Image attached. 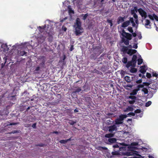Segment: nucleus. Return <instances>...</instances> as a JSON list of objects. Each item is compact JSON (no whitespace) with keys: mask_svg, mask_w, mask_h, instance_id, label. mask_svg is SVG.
Here are the masks:
<instances>
[{"mask_svg":"<svg viewBox=\"0 0 158 158\" xmlns=\"http://www.w3.org/2000/svg\"><path fill=\"white\" fill-rule=\"evenodd\" d=\"M116 139L115 138H109L108 139V141L110 143H115L116 141Z\"/></svg>","mask_w":158,"mask_h":158,"instance_id":"aec40b11","label":"nucleus"},{"mask_svg":"<svg viewBox=\"0 0 158 158\" xmlns=\"http://www.w3.org/2000/svg\"><path fill=\"white\" fill-rule=\"evenodd\" d=\"M137 87L139 88H144L143 85V84L139 85L137 86Z\"/></svg>","mask_w":158,"mask_h":158,"instance_id":"338daca9","label":"nucleus"},{"mask_svg":"<svg viewBox=\"0 0 158 158\" xmlns=\"http://www.w3.org/2000/svg\"><path fill=\"white\" fill-rule=\"evenodd\" d=\"M154 90L153 91H152H152H150L149 94H148V95L149 96V97L150 98H151L153 96V94L155 93H154Z\"/></svg>","mask_w":158,"mask_h":158,"instance_id":"7c9ffc66","label":"nucleus"},{"mask_svg":"<svg viewBox=\"0 0 158 158\" xmlns=\"http://www.w3.org/2000/svg\"><path fill=\"white\" fill-rule=\"evenodd\" d=\"M128 50L127 47L123 46L121 49V51L123 52V54H125L126 53H127Z\"/></svg>","mask_w":158,"mask_h":158,"instance_id":"ddd939ff","label":"nucleus"},{"mask_svg":"<svg viewBox=\"0 0 158 158\" xmlns=\"http://www.w3.org/2000/svg\"><path fill=\"white\" fill-rule=\"evenodd\" d=\"M138 64L139 65H140L143 62V60L141 58H139L138 60Z\"/></svg>","mask_w":158,"mask_h":158,"instance_id":"473e14b6","label":"nucleus"},{"mask_svg":"<svg viewBox=\"0 0 158 158\" xmlns=\"http://www.w3.org/2000/svg\"><path fill=\"white\" fill-rule=\"evenodd\" d=\"M150 88L154 90V93H155L157 90V89H158V79L156 81H154L152 86L150 85Z\"/></svg>","mask_w":158,"mask_h":158,"instance_id":"39448f33","label":"nucleus"},{"mask_svg":"<svg viewBox=\"0 0 158 158\" xmlns=\"http://www.w3.org/2000/svg\"><path fill=\"white\" fill-rule=\"evenodd\" d=\"M141 91L144 93L145 94H148V89L146 88H143Z\"/></svg>","mask_w":158,"mask_h":158,"instance_id":"a878e982","label":"nucleus"},{"mask_svg":"<svg viewBox=\"0 0 158 158\" xmlns=\"http://www.w3.org/2000/svg\"><path fill=\"white\" fill-rule=\"evenodd\" d=\"M113 122L110 121V120L106 121V123L107 125H111L113 124Z\"/></svg>","mask_w":158,"mask_h":158,"instance_id":"c9c22d12","label":"nucleus"},{"mask_svg":"<svg viewBox=\"0 0 158 158\" xmlns=\"http://www.w3.org/2000/svg\"><path fill=\"white\" fill-rule=\"evenodd\" d=\"M148 17L149 18L152 20H154V17H153V14L152 15H148Z\"/></svg>","mask_w":158,"mask_h":158,"instance_id":"79ce46f5","label":"nucleus"},{"mask_svg":"<svg viewBox=\"0 0 158 158\" xmlns=\"http://www.w3.org/2000/svg\"><path fill=\"white\" fill-rule=\"evenodd\" d=\"M137 71V69L135 68H132L131 69L130 72L131 73H135Z\"/></svg>","mask_w":158,"mask_h":158,"instance_id":"ea45409f","label":"nucleus"},{"mask_svg":"<svg viewBox=\"0 0 158 158\" xmlns=\"http://www.w3.org/2000/svg\"><path fill=\"white\" fill-rule=\"evenodd\" d=\"M130 153L129 152H123V154L124 155H127V156H130L131 155V154H130Z\"/></svg>","mask_w":158,"mask_h":158,"instance_id":"680f3d73","label":"nucleus"},{"mask_svg":"<svg viewBox=\"0 0 158 158\" xmlns=\"http://www.w3.org/2000/svg\"><path fill=\"white\" fill-rule=\"evenodd\" d=\"M114 152H112L111 154L113 155H118L120 154L119 151L118 149H116L115 148L114 149Z\"/></svg>","mask_w":158,"mask_h":158,"instance_id":"6ab92c4d","label":"nucleus"},{"mask_svg":"<svg viewBox=\"0 0 158 158\" xmlns=\"http://www.w3.org/2000/svg\"><path fill=\"white\" fill-rule=\"evenodd\" d=\"M114 133L110 132L109 133L106 134L105 135V137L106 138H109V139L111 138H110L114 136Z\"/></svg>","mask_w":158,"mask_h":158,"instance_id":"f3484780","label":"nucleus"},{"mask_svg":"<svg viewBox=\"0 0 158 158\" xmlns=\"http://www.w3.org/2000/svg\"><path fill=\"white\" fill-rule=\"evenodd\" d=\"M138 143L137 142H133L131 143V146H137L138 145Z\"/></svg>","mask_w":158,"mask_h":158,"instance_id":"864d4df0","label":"nucleus"},{"mask_svg":"<svg viewBox=\"0 0 158 158\" xmlns=\"http://www.w3.org/2000/svg\"><path fill=\"white\" fill-rule=\"evenodd\" d=\"M128 30L131 33H132L133 32L132 27H129L127 28Z\"/></svg>","mask_w":158,"mask_h":158,"instance_id":"c03bdc74","label":"nucleus"},{"mask_svg":"<svg viewBox=\"0 0 158 158\" xmlns=\"http://www.w3.org/2000/svg\"><path fill=\"white\" fill-rule=\"evenodd\" d=\"M90 58L91 59H96V54L95 53L91 54L90 56Z\"/></svg>","mask_w":158,"mask_h":158,"instance_id":"c85d7f7f","label":"nucleus"},{"mask_svg":"<svg viewBox=\"0 0 158 158\" xmlns=\"http://www.w3.org/2000/svg\"><path fill=\"white\" fill-rule=\"evenodd\" d=\"M27 52H25V51H21L20 52L19 54L20 56H23L24 55H25V56H27Z\"/></svg>","mask_w":158,"mask_h":158,"instance_id":"5701e85b","label":"nucleus"},{"mask_svg":"<svg viewBox=\"0 0 158 158\" xmlns=\"http://www.w3.org/2000/svg\"><path fill=\"white\" fill-rule=\"evenodd\" d=\"M88 16V13H86L85 14H82L81 15V16L83 17V19L84 20H85L86 19Z\"/></svg>","mask_w":158,"mask_h":158,"instance_id":"bb28decb","label":"nucleus"},{"mask_svg":"<svg viewBox=\"0 0 158 158\" xmlns=\"http://www.w3.org/2000/svg\"><path fill=\"white\" fill-rule=\"evenodd\" d=\"M146 76L148 78H150L151 77V74L149 73H147Z\"/></svg>","mask_w":158,"mask_h":158,"instance_id":"4d7b16f0","label":"nucleus"},{"mask_svg":"<svg viewBox=\"0 0 158 158\" xmlns=\"http://www.w3.org/2000/svg\"><path fill=\"white\" fill-rule=\"evenodd\" d=\"M153 17H154V19H155L156 21H158V17L157 15L153 14Z\"/></svg>","mask_w":158,"mask_h":158,"instance_id":"6e6d98bb","label":"nucleus"},{"mask_svg":"<svg viewBox=\"0 0 158 158\" xmlns=\"http://www.w3.org/2000/svg\"><path fill=\"white\" fill-rule=\"evenodd\" d=\"M119 126H116V124H113L110 126H105L104 127L103 130L106 131H108L110 133H114V134L118 130L117 127Z\"/></svg>","mask_w":158,"mask_h":158,"instance_id":"f257e3e1","label":"nucleus"},{"mask_svg":"<svg viewBox=\"0 0 158 158\" xmlns=\"http://www.w3.org/2000/svg\"><path fill=\"white\" fill-rule=\"evenodd\" d=\"M83 29L81 28L80 29H78V28H75V33L76 35H80L81 34V33H83V31H82Z\"/></svg>","mask_w":158,"mask_h":158,"instance_id":"6e6552de","label":"nucleus"},{"mask_svg":"<svg viewBox=\"0 0 158 158\" xmlns=\"http://www.w3.org/2000/svg\"><path fill=\"white\" fill-rule=\"evenodd\" d=\"M125 80L128 82H131V79L130 77L128 76H126L124 77Z\"/></svg>","mask_w":158,"mask_h":158,"instance_id":"b1692460","label":"nucleus"},{"mask_svg":"<svg viewBox=\"0 0 158 158\" xmlns=\"http://www.w3.org/2000/svg\"><path fill=\"white\" fill-rule=\"evenodd\" d=\"M123 123V122L119 118H117L115 120L114 124H116V126H118V125L120 124H121Z\"/></svg>","mask_w":158,"mask_h":158,"instance_id":"dca6fc26","label":"nucleus"},{"mask_svg":"<svg viewBox=\"0 0 158 158\" xmlns=\"http://www.w3.org/2000/svg\"><path fill=\"white\" fill-rule=\"evenodd\" d=\"M153 17H154V19H155L156 21H158V17L157 15L153 14Z\"/></svg>","mask_w":158,"mask_h":158,"instance_id":"5fc2aeb1","label":"nucleus"},{"mask_svg":"<svg viewBox=\"0 0 158 158\" xmlns=\"http://www.w3.org/2000/svg\"><path fill=\"white\" fill-rule=\"evenodd\" d=\"M137 51L135 49H129L127 52V54L130 56L132 55L133 54L136 53Z\"/></svg>","mask_w":158,"mask_h":158,"instance_id":"f8f14e48","label":"nucleus"},{"mask_svg":"<svg viewBox=\"0 0 158 158\" xmlns=\"http://www.w3.org/2000/svg\"><path fill=\"white\" fill-rule=\"evenodd\" d=\"M127 98L131 99L132 100H136L137 98L135 96L131 95L130 96H128Z\"/></svg>","mask_w":158,"mask_h":158,"instance_id":"393cba45","label":"nucleus"},{"mask_svg":"<svg viewBox=\"0 0 158 158\" xmlns=\"http://www.w3.org/2000/svg\"><path fill=\"white\" fill-rule=\"evenodd\" d=\"M126 117V116L125 115H122L119 116V118L123 122V120Z\"/></svg>","mask_w":158,"mask_h":158,"instance_id":"4c0bfd02","label":"nucleus"},{"mask_svg":"<svg viewBox=\"0 0 158 158\" xmlns=\"http://www.w3.org/2000/svg\"><path fill=\"white\" fill-rule=\"evenodd\" d=\"M131 66L133 67H135L133 66V63L131 61H128L127 63V64L126 65V67L127 68H129L130 66Z\"/></svg>","mask_w":158,"mask_h":158,"instance_id":"412c9836","label":"nucleus"},{"mask_svg":"<svg viewBox=\"0 0 158 158\" xmlns=\"http://www.w3.org/2000/svg\"><path fill=\"white\" fill-rule=\"evenodd\" d=\"M152 104V102L151 101H148L145 104V106L146 107H148L149 106Z\"/></svg>","mask_w":158,"mask_h":158,"instance_id":"de8ad7c7","label":"nucleus"},{"mask_svg":"<svg viewBox=\"0 0 158 158\" xmlns=\"http://www.w3.org/2000/svg\"><path fill=\"white\" fill-rule=\"evenodd\" d=\"M16 95L11 96L9 97V98L10 100H14L16 99Z\"/></svg>","mask_w":158,"mask_h":158,"instance_id":"e433bc0d","label":"nucleus"},{"mask_svg":"<svg viewBox=\"0 0 158 158\" xmlns=\"http://www.w3.org/2000/svg\"><path fill=\"white\" fill-rule=\"evenodd\" d=\"M48 41L50 42H52L53 41V38L52 36L51 35H49L48 38Z\"/></svg>","mask_w":158,"mask_h":158,"instance_id":"c756f323","label":"nucleus"},{"mask_svg":"<svg viewBox=\"0 0 158 158\" xmlns=\"http://www.w3.org/2000/svg\"><path fill=\"white\" fill-rule=\"evenodd\" d=\"M142 79H140L139 80H138L136 81V82L137 84H140L141 83H142Z\"/></svg>","mask_w":158,"mask_h":158,"instance_id":"052dcab7","label":"nucleus"},{"mask_svg":"<svg viewBox=\"0 0 158 158\" xmlns=\"http://www.w3.org/2000/svg\"><path fill=\"white\" fill-rule=\"evenodd\" d=\"M73 27L75 28H77L78 29L83 28L81 27V23L79 18H77L76 19V22L74 23L73 25Z\"/></svg>","mask_w":158,"mask_h":158,"instance_id":"f03ea898","label":"nucleus"},{"mask_svg":"<svg viewBox=\"0 0 158 158\" xmlns=\"http://www.w3.org/2000/svg\"><path fill=\"white\" fill-rule=\"evenodd\" d=\"M39 28L40 29H43V30H45L46 28V25H44V26H39Z\"/></svg>","mask_w":158,"mask_h":158,"instance_id":"e2e57ef3","label":"nucleus"},{"mask_svg":"<svg viewBox=\"0 0 158 158\" xmlns=\"http://www.w3.org/2000/svg\"><path fill=\"white\" fill-rule=\"evenodd\" d=\"M85 100L86 102L90 103L92 101V98L90 97H87L85 98Z\"/></svg>","mask_w":158,"mask_h":158,"instance_id":"f704fd0d","label":"nucleus"},{"mask_svg":"<svg viewBox=\"0 0 158 158\" xmlns=\"http://www.w3.org/2000/svg\"><path fill=\"white\" fill-rule=\"evenodd\" d=\"M76 122V121H73L72 120H69V124L71 125H73L74 124H75Z\"/></svg>","mask_w":158,"mask_h":158,"instance_id":"a18cd8bd","label":"nucleus"},{"mask_svg":"<svg viewBox=\"0 0 158 158\" xmlns=\"http://www.w3.org/2000/svg\"><path fill=\"white\" fill-rule=\"evenodd\" d=\"M83 88L84 89L83 91L87 92L90 90V88L88 84H85L83 86Z\"/></svg>","mask_w":158,"mask_h":158,"instance_id":"9d476101","label":"nucleus"},{"mask_svg":"<svg viewBox=\"0 0 158 158\" xmlns=\"http://www.w3.org/2000/svg\"><path fill=\"white\" fill-rule=\"evenodd\" d=\"M1 48H3V51L6 52V51H8L9 50V48H8L7 45L6 44H3L1 46Z\"/></svg>","mask_w":158,"mask_h":158,"instance_id":"2eb2a0df","label":"nucleus"},{"mask_svg":"<svg viewBox=\"0 0 158 158\" xmlns=\"http://www.w3.org/2000/svg\"><path fill=\"white\" fill-rule=\"evenodd\" d=\"M146 66L145 65L140 67V69L139 72L143 74H144L146 72V70L145 69Z\"/></svg>","mask_w":158,"mask_h":158,"instance_id":"1a4fd4ad","label":"nucleus"},{"mask_svg":"<svg viewBox=\"0 0 158 158\" xmlns=\"http://www.w3.org/2000/svg\"><path fill=\"white\" fill-rule=\"evenodd\" d=\"M59 142H60V143H61L65 144L67 143V141H66V140L62 139V140H60L59 141Z\"/></svg>","mask_w":158,"mask_h":158,"instance_id":"3c124183","label":"nucleus"},{"mask_svg":"<svg viewBox=\"0 0 158 158\" xmlns=\"http://www.w3.org/2000/svg\"><path fill=\"white\" fill-rule=\"evenodd\" d=\"M137 56L136 55H133L131 60L133 63V66H135L137 62Z\"/></svg>","mask_w":158,"mask_h":158,"instance_id":"9b49d317","label":"nucleus"},{"mask_svg":"<svg viewBox=\"0 0 158 158\" xmlns=\"http://www.w3.org/2000/svg\"><path fill=\"white\" fill-rule=\"evenodd\" d=\"M128 115L135 116V113L133 112H130L128 113Z\"/></svg>","mask_w":158,"mask_h":158,"instance_id":"0e129e2a","label":"nucleus"},{"mask_svg":"<svg viewBox=\"0 0 158 158\" xmlns=\"http://www.w3.org/2000/svg\"><path fill=\"white\" fill-rule=\"evenodd\" d=\"M145 21V23L144 24L145 27L147 28H151V22L148 19H144Z\"/></svg>","mask_w":158,"mask_h":158,"instance_id":"0eeeda50","label":"nucleus"},{"mask_svg":"<svg viewBox=\"0 0 158 158\" xmlns=\"http://www.w3.org/2000/svg\"><path fill=\"white\" fill-rule=\"evenodd\" d=\"M152 74L153 77H155L158 78V74L156 72H153Z\"/></svg>","mask_w":158,"mask_h":158,"instance_id":"603ef678","label":"nucleus"},{"mask_svg":"<svg viewBox=\"0 0 158 158\" xmlns=\"http://www.w3.org/2000/svg\"><path fill=\"white\" fill-rule=\"evenodd\" d=\"M143 85L144 86H148L150 85L149 83L147 82H143Z\"/></svg>","mask_w":158,"mask_h":158,"instance_id":"13d9d810","label":"nucleus"},{"mask_svg":"<svg viewBox=\"0 0 158 158\" xmlns=\"http://www.w3.org/2000/svg\"><path fill=\"white\" fill-rule=\"evenodd\" d=\"M81 88L79 87L77 89H75L74 90V92L76 93H79L81 91Z\"/></svg>","mask_w":158,"mask_h":158,"instance_id":"37998d69","label":"nucleus"},{"mask_svg":"<svg viewBox=\"0 0 158 158\" xmlns=\"http://www.w3.org/2000/svg\"><path fill=\"white\" fill-rule=\"evenodd\" d=\"M17 131V130H14L12 131L11 132L9 133V134H15L16 133H19V131Z\"/></svg>","mask_w":158,"mask_h":158,"instance_id":"49530a36","label":"nucleus"},{"mask_svg":"<svg viewBox=\"0 0 158 158\" xmlns=\"http://www.w3.org/2000/svg\"><path fill=\"white\" fill-rule=\"evenodd\" d=\"M101 69L103 72H105L107 70V67L105 65H103L101 68Z\"/></svg>","mask_w":158,"mask_h":158,"instance_id":"cd10ccee","label":"nucleus"},{"mask_svg":"<svg viewBox=\"0 0 158 158\" xmlns=\"http://www.w3.org/2000/svg\"><path fill=\"white\" fill-rule=\"evenodd\" d=\"M98 150L102 151L103 150H106L107 149V148L106 147H102L101 146H98Z\"/></svg>","mask_w":158,"mask_h":158,"instance_id":"2f4dec72","label":"nucleus"},{"mask_svg":"<svg viewBox=\"0 0 158 158\" xmlns=\"http://www.w3.org/2000/svg\"><path fill=\"white\" fill-rule=\"evenodd\" d=\"M132 47L133 48L137 49L138 48L137 44H135Z\"/></svg>","mask_w":158,"mask_h":158,"instance_id":"774afa93","label":"nucleus"},{"mask_svg":"<svg viewBox=\"0 0 158 158\" xmlns=\"http://www.w3.org/2000/svg\"><path fill=\"white\" fill-rule=\"evenodd\" d=\"M137 94V92L134 89L133 90L132 92L130 93V94L131 95H135Z\"/></svg>","mask_w":158,"mask_h":158,"instance_id":"09e8293b","label":"nucleus"},{"mask_svg":"<svg viewBox=\"0 0 158 158\" xmlns=\"http://www.w3.org/2000/svg\"><path fill=\"white\" fill-rule=\"evenodd\" d=\"M127 59L126 57H124L122 60V62L124 64H126L127 63Z\"/></svg>","mask_w":158,"mask_h":158,"instance_id":"58836bf2","label":"nucleus"},{"mask_svg":"<svg viewBox=\"0 0 158 158\" xmlns=\"http://www.w3.org/2000/svg\"><path fill=\"white\" fill-rule=\"evenodd\" d=\"M130 24V21H127L123 23L122 27H125L128 26Z\"/></svg>","mask_w":158,"mask_h":158,"instance_id":"a211bd4d","label":"nucleus"},{"mask_svg":"<svg viewBox=\"0 0 158 158\" xmlns=\"http://www.w3.org/2000/svg\"><path fill=\"white\" fill-rule=\"evenodd\" d=\"M68 9L69 10V12L70 13H74V11L73 10H72V8L71 7V6H68Z\"/></svg>","mask_w":158,"mask_h":158,"instance_id":"72a5a7b5","label":"nucleus"},{"mask_svg":"<svg viewBox=\"0 0 158 158\" xmlns=\"http://www.w3.org/2000/svg\"><path fill=\"white\" fill-rule=\"evenodd\" d=\"M141 110L139 109H137L135 111V113H139L141 112Z\"/></svg>","mask_w":158,"mask_h":158,"instance_id":"bf43d9fd","label":"nucleus"},{"mask_svg":"<svg viewBox=\"0 0 158 158\" xmlns=\"http://www.w3.org/2000/svg\"><path fill=\"white\" fill-rule=\"evenodd\" d=\"M135 101L134 100H128L127 102L130 104H133L135 102Z\"/></svg>","mask_w":158,"mask_h":158,"instance_id":"8fccbe9b","label":"nucleus"},{"mask_svg":"<svg viewBox=\"0 0 158 158\" xmlns=\"http://www.w3.org/2000/svg\"><path fill=\"white\" fill-rule=\"evenodd\" d=\"M113 148H117L119 152L123 151L126 150V147H120L118 144H116L113 145Z\"/></svg>","mask_w":158,"mask_h":158,"instance_id":"423d86ee","label":"nucleus"},{"mask_svg":"<svg viewBox=\"0 0 158 158\" xmlns=\"http://www.w3.org/2000/svg\"><path fill=\"white\" fill-rule=\"evenodd\" d=\"M139 13L143 19H145L148 17L147 13L142 8H139Z\"/></svg>","mask_w":158,"mask_h":158,"instance_id":"7ed1b4c3","label":"nucleus"},{"mask_svg":"<svg viewBox=\"0 0 158 158\" xmlns=\"http://www.w3.org/2000/svg\"><path fill=\"white\" fill-rule=\"evenodd\" d=\"M129 40L128 39H125L124 38L122 39V41L126 45H128L129 44Z\"/></svg>","mask_w":158,"mask_h":158,"instance_id":"4be33fe9","label":"nucleus"},{"mask_svg":"<svg viewBox=\"0 0 158 158\" xmlns=\"http://www.w3.org/2000/svg\"><path fill=\"white\" fill-rule=\"evenodd\" d=\"M125 19V17H122L121 16H119L117 19V23L118 24H119L120 23L123 22Z\"/></svg>","mask_w":158,"mask_h":158,"instance_id":"4468645a","label":"nucleus"},{"mask_svg":"<svg viewBox=\"0 0 158 158\" xmlns=\"http://www.w3.org/2000/svg\"><path fill=\"white\" fill-rule=\"evenodd\" d=\"M107 23H110V27H111L113 26V21L112 20H110V19H107Z\"/></svg>","mask_w":158,"mask_h":158,"instance_id":"a19ab883","label":"nucleus"},{"mask_svg":"<svg viewBox=\"0 0 158 158\" xmlns=\"http://www.w3.org/2000/svg\"><path fill=\"white\" fill-rule=\"evenodd\" d=\"M122 35L123 36L125 37L127 39L131 40L132 38V35L131 34L126 32L123 30L122 31Z\"/></svg>","mask_w":158,"mask_h":158,"instance_id":"20e7f679","label":"nucleus"},{"mask_svg":"<svg viewBox=\"0 0 158 158\" xmlns=\"http://www.w3.org/2000/svg\"><path fill=\"white\" fill-rule=\"evenodd\" d=\"M134 10H135V11L136 12H137V11L139 12V9H138V8L137 6H135L134 7Z\"/></svg>","mask_w":158,"mask_h":158,"instance_id":"69168bd1","label":"nucleus"}]
</instances>
